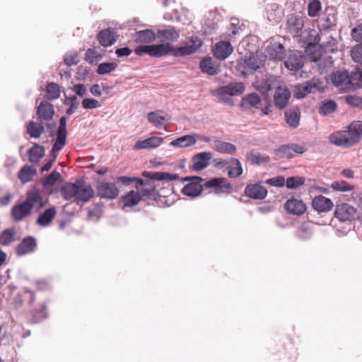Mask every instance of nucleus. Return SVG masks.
I'll list each match as a JSON object with an SVG mask.
<instances>
[{
	"instance_id": "680f3d73",
	"label": "nucleus",
	"mask_w": 362,
	"mask_h": 362,
	"mask_svg": "<svg viewBox=\"0 0 362 362\" xmlns=\"http://www.w3.org/2000/svg\"><path fill=\"white\" fill-rule=\"evenodd\" d=\"M81 105L84 109H95L101 107V103L99 101L89 98H84Z\"/></svg>"
},
{
	"instance_id": "2eb2a0df",
	"label": "nucleus",
	"mask_w": 362,
	"mask_h": 362,
	"mask_svg": "<svg viewBox=\"0 0 362 362\" xmlns=\"http://www.w3.org/2000/svg\"><path fill=\"white\" fill-rule=\"evenodd\" d=\"M202 185H203V188H216V194L224 192L225 190L230 192L232 189V185L226 181V178L223 177H214Z\"/></svg>"
},
{
	"instance_id": "a211bd4d",
	"label": "nucleus",
	"mask_w": 362,
	"mask_h": 362,
	"mask_svg": "<svg viewBox=\"0 0 362 362\" xmlns=\"http://www.w3.org/2000/svg\"><path fill=\"white\" fill-rule=\"evenodd\" d=\"M284 208L288 214L300 216L306 211L305 204L300 199L291 198L287 200L284 204Z\"/></svg>"
},
{
	"instance_id": "412c9836",
	"label": "nucleus",
	"mask_w": 362,
	"mask_h": 362,
	"mask_svg": "<svg viewBox=\"0 0 362 362\" xmlns=\"http://www.w3.org/2000/svg\"><path fill=\"white\" fill-rule=\"evenodd\" d=\"M233 47L229 42L221 41L216 44L213 49L214 56L219 59H226L232 52Z\"/></svg>"
},
{
	"instance_id": "de8ad7c7",
	"label": "nucleus",
	"mask_w": 362,
	"mask_h": 362,
	"mask_svg": "<svg viewBox=\"0 0 362 362\" xmlns=\"http://www.w3.org/2000/svg\"><path fill=\"white\" fill-rule=\"evenodd\" d=\"M230 167L228 175L230 177H237L243 173V168L240 162L236 158H231L230 160Z\"/></svg>"
},
{
	"instance_id": "49530a36",
	"label": "nucleus",
	"mask_w": 362,
	"mask_h": 362,
	"mask_svg": "<svg viewBox=\"0 0 362 362\" xmlns=\"http://www.w3.org/2000/svg\"><path fill=\"white\" fill-rule=\"evenodd\" d=\"M46 98L49 100H54L59 98L60 90L57 83L51 82L48 83L46 86Z\"/></svg>"
},
{
	"instance_id": "a878e982",
	"label": "nucleus",
	"mask_w": 362,
	"mask_h": 362,
	"mask_svg": "<svg viewBox=\"0 0 362 362\" xmlns=\"http://www.w3.org/2000/svg\"><path fill=\"white\" fill-rule=\"evenodd\" d=\"M312 206L318 212H327L332 209L334 204L329 198L320 195L313 199Z\"/></svg>"
},
{
	"instance_id": "c03bdc74",
	"label": "nucleus",
	"mask_w": 362,
	"mask_h": 362,
	"mask_svg": "<svg viewBox=\"0 0 362 362\" xmlns=\"http://www.w3.org/2000/svg\"><path fill=\"white\" fill-rule=\"evenodd\" d=\"M16 231L14 228H7L0 233V245L3 246L8 245L15 240Z\"/></svg>"
},
{
	"instance_id": "9d476101",
	"label": "nucleus",
	"mask_w": 362,
	"mask_h": 362,
	"mask_svg": "<svg viewBox=\"0 0 362 362\" xmlns=\"http://www.w3.org/2000/svg\"><path fill=\"white\" fill-rule=\"evenodd\" d=\"M66 117L62 116L59 119V127L56 132V139L52 146L53 152H59L66 144L67 129H66Z\"/></svg>"
},
{
	"instance_id": "f704fd0d",
	"label": "nucleus",
	"mask_w": 362,
	"mask_h": 362,
	"mask_svg": "<svg viewBox=\"0 0 362 362\" xmlns=\"http://www.w3.org/2000/svg\"><path fill=\"white\" fill-rule=\"evenodd\" d=\"M45 149L42 146L35 144L28 151L29 160L31 163H37L45 156Z\"/></svg>"
},
{
	"instance_id": "8fccbe9b",
	"label": "nucleus",
	"mask_w": 362,
	"mask_h": 362,
	"mask_svg": "<svg viewBox=\"0 0 362 362\" xmlns=\"http://www.w3.org/2000/svg\"><path fill=\"white\" fill-rule=\"evenodd\" d=\"M117 67V64L115 62H104L98 65L97 74L99 75H105L115 71Z\"/></svg>"
},
{
	"instance_id": "58836bf2",
	"label": "nucleus",
	"mask_w": 362,
	"mask_h": 362,
	"mask_svg": "<svg viewBox=\"0 0 362 362\" xmlns=\"http://www.w3.org/2000/svg\"><path fill=\"white\" fill-rule=\"evenodd\" d=\"M141 200V195L138 191L131 190L122 197V202L124 206H134Z\"/></svg>"
},
{
	"instance_id": "052dcab7",
	"label": "nucleus",
	"mask_w": 362,
	"mask_h": 362,
	"mask_svg": "<svg viewBox=\"0 0 362 362\" xmlns=\"http://www.w3.org/2000/svg\"><path fill=\"white\" fill-rule=\"evenodd\" d=\"M351 55L354 62L362 64V43L352 48Z\"/></svg>"
},
{
	"instance_id": "6ab92c4d",
	"label": "nucleus",
	"mask_w": 362,
	"mask_h": 362,
	"mask_svg": "<svg viewBox=\"0 0 362 362\" xmlns=\"http://www.w3.org/2000/svg\"><path fill=\"white\" fill-rule=\"evenodd\" d=\"M306 18L296 14H290L287 17V28L291 33H298L303 28Z\"/></svg>"
},
{
	"instance_id": "a19ab883",
	"label": "nucleus",
	"mask_w": 362,
	"mask_h": 362,
	"mask_svg": "<svg viewBox=\"0 0 362 362\" xmlns=\"http://www.w3.org/2000/svg\"><path fill=\"white\" fill-rule=\"evenodd\" d=\"M45 131V127L42 122L31 121L28 124L27 132L32 138H39Z\"/></svg>"
},
{
	"instance_id": "2f4dec72",
	"label": "nucleus",
	"mask_w": 362,
	"mask_h": 362,
	"mask_svg": "<svg viewBox=\"0 0 362 362\" xmlns=\"http://www.w3.org/2000/svg\"><path fill=\"white\" fill-rule=\"evenodd\" d=\"M261 98L257 93H252L244 96L241 100V106L244 109H250L252 107L259 108Z\"/></svg>"
},
{
	"instance_id": "c756f323",
	"label": "nucleus",
	"mask_w": 362,
	"mask_h": 362,
	"mask_svg": "<svg viewBox=\"0 0 362 362\" xmlns=\"http://www.w3.org/2000/svg\"><path fill=\"white\" fill-rule=\"evenodd\" d=\"M98 40L103 47L112 45L116 41L114 36V31L110 30V29L102 30L98 35Z\"/></svg>"
},
{
	"instance_id": "1a4fd4ad",
	"label": "nucleus",
	"mask_w": 362,
	"mask_h": 362,
	"mask_svg": "<svg viewBox=\"0 0 362 362\" xmlns=\"http://www.w3.org/2000/svg\"><path fill=\"white\" fill-rule=\"evenodd\" d=\"M305 58L301 52L293 50L289 51L286 59L284 66L291 71H297L304 66Z\"/></svg>"
},
{
	"instance_id": "69168bd1",
	"label": "nucleus",
	"mask_w": 362,
	"mask_h": 362,
	"mask_svg": "<svg viewBox=\"0 0 362 362\" xmlns=\"http://www.w3.org/2000/svg\"><path fill=\"white\" fill-rule=\"evenodd\" d=\"M266 183L272 186L283 187L286 183V180L282 176H277L266 180Z\"/></svg>"
},
{
	"instance_id": "20e7f679",
	"label": "nucleus",
	"mask_w": 362,
	"mask_h": 362,
	"mask_svg": "<svg viewBox=\"0 0 362 362\" xmlns=\"http://www.w3.org/2000/svg\"><path fill=\"white\" fill-rule=\"evenodd\" d=\"M265 57L274 61H281L285 57V48L279 37H271L264 43Z\"/></svg>"
},
{
	"instance_id": "774afa93",
	"label": "nucleus",
	"mask_w": 362,
	"mask_h": 362,
	"mask_svg": "<svg viewBox=\"0 0 362 362\" xmlns=\"http://www.w3.org/2000/svg\"><path fill=\"white\" fill-rule=\"evenodd\" d=\"M346 103L353 107H359L362 105V98L356 95H349L346 98Z\"/></svg>"
},
{
	"instance_id": "37998d69",
	"label": "nucleus",
	"mask_w": 362,
	"mask_h": 362,
	"mask_svg": "<svg viewBox=\"0 0 362 362\" xmlns=\"http://www.w3.org/2000/svg\"><path fill=\"white\" fill-rule=\"evenodd\" d=\"M214 145L216 150L222 153H228L230 155H233L236 152V147L234 144L222 141L220 140L214 141Z\"/></svg>"
},
{
	"instance_id": "3c124183",
	"label": "nucleus",
	"mask_w": 362,
	"mask_h": 362,
	"mask_svg": "<svg viewBox=\"0 0 362 362\" xmlns=\"http://www.w3.org/2000/svg\"><path fill=\"white\" fill-rule=\"evenodd\" d=\"M304 177L293 176L289 177L286 180V185L288 189H296L305 183Z\"/></svg>"
},
{
	"instance_id": "a18cd8bd",
	"label": "nucleus",
	"mask_w": 362,
	"mask_h": 362,
	"mask_svg": "<svg viewBox=\"0 0 362 362\" xmlns=\"http://www.w3.org/2000/svg\"><path fill=\"white\" fill-rule=\"evenodd\" d=\"M36 174V170L30 166H23L18 173V178L23 183H26L32 180Z\"/></svg>"
},
{
	"instance_id": "bb28decb",
	"label": "nucleus",
	"mask_w": 362,
	"mask_h": 362,
	"mask_svg": "<svg viewBox=\"0 0 362 362\" xmlns=\"http://www.w3.org/2000/svg\"><path fill=\"white\" fill-rule=\"evenodd\" d=\"M156 37V34L149 29L139 30L132 35V38L136 43H151L155 41Z\"/></svg>"
},
{
	"instance_id": "4c0bfd02",
	"label": "nucleus",
	"mask_w": 362,
	"mask_h": 362,
	"mask_svg": "<svg viewBox=\"0 0 362 362\" xmlns=\"http://www.w3.org/2000/svg\"><path fill=\"white\" fill-rule=\"evenodd\" d=\"M147 118L148 122L157 128L163 127L165 119L162 110L149 112L147 115Z\"/></svg>"
},
{
	"instance_id": "0eeeda50",
	"label": "nucleus",
	"mask_w": 362,
	"mask_h": 362,
	"mask_svg": "<svg viewBox=\"0 0 362 362\" xmlns=\"http://www.w3.org/2000/svg\"><path fill=\"white\" fill-rule=\"evenodd\" d=\"M169 47L166 43H160L158 45H144L138 46L134 49V52L139 56H143L145 54L152 57H162L169 54Z\"/></svg>"
},
{
	"instance_id": "dca6fc26",
	"label": "nucleus",
	"mask_w": 362,
	"mask_h": 362,
	"mask_svg": "<svg viewBox=\"0 0 362 362\" xmlns=\"http://www.w3.org/2000/svg\"><path fill=\"white\" fill-rule=\"evenodd\" d=\"M245 86L243 83H230L226 86H221L216 90L217 95H238L243 93Z\"/></svg>"
},
{
	"instance_id": "e2e57ef3",
	"label": "nucleus",
	"mask_w": 362,
	"mask_h": 362,
	"mask_svg": "<svg viewBox=\"0 0 362 362\" xmlns=\"http://www.w3.org/2000/svg\"><path fill=\"white\" fill-rule=\"evenodd\" d=\"M34 322L37 323L47 317L46 306L42 305L40 310H35L33 313Z\"/></svg>"
},
{
	"instance_id": "338daca9",
	"label": "nucleus",
	"mask_w": 362,
	"mask_h": 362,
	"mask_svg": "<svg viewBox=\"0 0 362 362\" xmlns=\"http://www.w3.org/2000/svg\"><path fill=\"white\" fill-rule=\"evenodd\" d=\"M351 36L356 42H362V23L351 30Z\"/></svg>"
},
{
	"instance_id": "ea45409f",
	"label": "nucleus",
	"mask_w": 362,
	"mask_h": 362,
	"mask_svg": "<svg viewBox=\"0 0 362 362\" xmlns=\"http://www.w3.org/2000/svg\"><path fill=\"white\" fill-rule=\"evenodd\" d=\"M142 197L146 199L154 198L156 195L155 186L150 181L144 180V184L140 185L139 189H136Z\"/></svg>"
},
{
	"instance_id": "79ce46f5",
	"label": "nucleus",
	"mask_w": 362,
	"mask_h": 362,
	"mask_svg": "<svg viewBox=\"0 0 362 362\" xmlns=\"http://www.w3.org/2000/svg\"><path fill=\"white\" fill-rule=\"evenodd\" d=\"M100 47L88 48L85 54V59L90 64L95 65L102 59Z\"/></svg>"
},
{
	"instance_id": "864d4df0",
	"label": "nucleus",
	"mask_w": 362,
	"mask_h": 362,
	"mask_svg": "<svg viewBox=\"0 0 362 362\" xmlns=\"http://www.w3.org/2000/svg\"><path fill=\"white\" fill-rule=\"evenodd\" d=\"M178 178L177 174H171L164 172H153L151 180H175Z\"/></svg>"
},
{
	"instance_id": "72a5a7b5",
	"label": "nucleus",
	"mask_w": 362,
	"mask_h": 362,
	"mask_svg": "<svg viewBox=\"0 0 362 362\" xmlns=\"http://www.w3.org/2000/svg\"><path fill=\"white\" fill-rule=\"evenodd\" d=\"M200 69L204 73L214 76L220 72V69L215 65L211 58H205L200 62Z\"/></svg>"
},
{
	"instance_id": "f257e3e1",
	"label": "nucleus",
	"mask_w": 362,
	"mask_h": 362,
	"mask_svg": "<svg viewBox=\"0 0 362 362\" xmlns=\"http://www.w3.org/2000/svg\"><path fill=\"white\" fill-rule=\"evenodd\" d=\"M62 197L66 200L74 199L76 202L86 203L94 196L92 187L81 180L74 183L67 182L60 188Z\"/></svg>"
},
{
	"instance_id": "f03ea898",
	"label": "nucleus",
	"mask_w": 362,
	"mask_h": 362,
	"mask_svg": "<svg viewBox=\"0 0 362 362\" xmlns=\"http://www.w3.org/2000/svg\"><path fill=\"white\" fill-rule=\"evenodd\" d=\"M362 135V121L352 122L348 130L331 134L329 141L338 146H351L357 143Z\"/></svg>"
},
{
	"instance_id": "423d86ee",
	"label": "nucleus",
	"mask_w": 362,
	"mask_h": 362,
	"mask_svg": "<svg viewBox=\"0 0 362 362\" xmlns=\"http://www.w3.org/2000/svg\"><path fill=\"white\" fill-rule=\"evenodd\" d=\"M331 80L335 86L344 91L353 89L355 84L353 76L350 75L348 71L344 69L333 72Z\"/></svg>"
},
{
	"instance_id": "393cba45",
	"label": "nucleus",
	"mask_w": 362,
	"mask_h": 362,
	"mask_svg": "<svg viewBox=\"0 0 362 362\" xmlns=\"http://www.w3.org/2000/svg\"><path fill=\"white\" fill-rule=\"evenodd\" d=\"M164 139L158 136H151L142 141H137L134 149H151L158 147L163 143Z\"/></svg>"
},
{
	"instance_id": "c85d7f7f",
	"label": "nucleus",
	"mask_w": 362,
	"mask_h": 362,
	"mask_svg": "<svg viewBox=\"0 0 362 362\" xmlns=\"http://www.w3.org/2000/svg\"><path fill=\"white\" fill-rule=\"evenodd\" d=\"M197 137H200V136L197 134L185 135L172 141L170 145L178 148L189 147L197 143Z\"/></svg>"
},
{
	"instance_id": "4d7b16f0",
	"label": "nucleus",
	"mask_w": 362,
	"mask_h": 362,
	"mask_svg": "<svg viewBox=\"0 0 362 362\" xmlns=\"http://www.w3.org/2000/svg\"><path fill=\"white\" fill-rule=\"evenodd\" d=\"M117 181L124 185H129L132 182H136V188L139 189L140 185L144 184V180L137 177L121 176L117 177Z\"/></svg>"
},
{
	"instance_id": "13d9d810",
	"label": "nucleus",
	"mask_w": 362,
	"mask_h": 362,
	"mask_svg": "<svg viewBox=\"0 0 362 362\" xmlns=\"http://www.w3.org/2000/svg\"><path fill=\"white\" fill-rule=\"evenodd\" d=\"M60 177V173L54 170L42 181V185L45 187H52Z\"/></svg>"
},
{
	"instance_id": "b1692460",
	"label": "nucleus",
	"mask_w": 362,
	"mask_h": 362,
	"mask_svg": "<svg viewBox=\"0 0 362 362\" xmlns=\"http://www.w3.org/2000/svg\"><path fill=\"white\" fill-rule=\"evenodd\" d=\"M36 114L40 119L49 121L54 115V106L46 100L42 101L37 108Z\"/></svg>"
},
{
	"instance_id": "0e129e2a",
	"label": "nucleus",
	"mask_w": 362,
	"mask_h": 362,
	"mask_svg": "<svg viewBox=\"0 0 362 362\" xmlns=\"http://www.w3.org/2000/svg\"><path fill=\"white\" fill-rule=\"evenodd\" d=\"M246 62L244 59H241L240 60H237L236 65H235V69L236 71L242 74L243 76H247L248 74L247 72V66L246 65Z\"/></svg>"
},
{
	"instance_id": "4be33fe9",
	"label": "nucleus",
	"mask_w": 362,
	"mask_h": 362,
	"mask_svg": "<svg viewBox=\"0 0 362 362\" xmlns=\"http://www.w3.org/2000/svg\"><path fill=\"white\" fill-rule=\"evenodd\" d=\"M245 194L251 199H263L267 194V190L260 184L247 185L245 188Z\"/></svg>"
},
{
	"instance_id": "39448f33",
	"label": "nucleus",
	"mask_w": 362,
	"mask_h": 362,
	"mask_svg": "<svg viewBox=\"0 0 362 362\" xmlns=\"http://www.w3.org/2000/svg\"><path fill=\"white\" fill-rule=\"evenodd\" d=\"M25 201L30 204V209L39 212L49 202V196L45 192L34 187L26 194Z\"/></svg>"
},
{
	"instance_id": "473e14b6",
	"label": "nucleus",
	"mask_w": 362,
	"mask_h": 362,
	"mask_svg": "<svg viewBox=\"0 0 362 362\" xmlns=\"http://www.w3.org/2000/svg\"><path fill=\"white\" fill-rule=\"evenodd\" d=\"M169 47V53H172L175 57H183L195 52V47H192L190 45L182 47H173L170 43H166Z\"/></svg>"
},
{
	"instance_id": "5fc2aeb1",
	"label": "nucleus",
	"mask_w": 362,
	"mask_h": 362,
	"mask_svg": "<svg viewBox=\"0 0 362 362\" xmlns=\"http://www.w3.org/2000/svg\"><path fill=\"white\" fill-rule=\"evenodd\" d=\"M337 103L333 100H327L322 103L319 112L322 115H327L335 111Z\"/></svg>"
},
{
	"instance_id": "7c9ffc66",
	"label": "nucleus",
	"mask_w": 362,
	"mask_h": 362,
	"mask_svg": "<svg viewBox=\"0 0 362 362\" xmlns=\"http://www.w3.org/2000/svg\"><path fill=\"white\" fill-rule=\"evenodd\" d=\"M315 88H316V85L311 81H306L303 83L298 84L296 86L294 97L298 99L303 98L308 93H311Z\"/></svg>"
},
{
	"instance_id": "7ed1b4c3",
	"label": "nucleus",
	"mask_w": 362,
	"mask_h": 362,
	"mask_svg": "<svg viewBox=\"0 0 362 362\" xmlns=\"http://www.w3.org/2000/svg\"><path fill=\"white\" fill-rule=\"evenodd\" d=\"M305 31L308 32V34L305 52L309 60L314 62L321 61L322 55V52L317 46L320 41L319 35L317 33L316 30L313 29H309Z\"/></svg>"
},
{
	"instance_id": "bf43d9fd",
	"label": "nucleus",
	"mask_w": 362,
	"mask_h": 362,
	"mask_svg": "<svg viewBox=\"0 0 362 362\" xmlns=\"http://www.w3.org/2000/svg\"><path fill=\"white\" fill-rule=\"evenodd\" d=\"M276 154L280 158H293L290 145H283L276 150Z\"/></svg>"
},
{
	"instance_id": "09e8293b",
	"label": "nucleus",
	"mask_w": 362,
	"mask_h": 362,
	"mask_svg": "<svg viewBox=\"0 0 362 362\" xmlns=\"http://www.w3.org/2000/svg\"><path fill=\"white\" fill-rule=\"evenodd\" d=\"M331 188L339 192H351L354 189V185L344 180L334 181L330 185Z\"/></svg>"
},
{
	"instance_id": "4468645a",
	"label": "nucleus",
	"mask_w": 362,
	"mask_h": 362,
	"mask_svg": "<svg viewBox=\"0 0 362 362\" xmlns=\"http://www.w3.org/2000/svg\"><path fill=\"white\" fill-rule=\"evenodd\" d=\"M356 209L346 203L337 204L335 209V216L341 221H351L354 218Z\"/></svg>"
},
{
	"instance_id": "5701e85b",
	"label": "nucleus",
	"mask_w": 362,
	"mask_h": 362,
	"mask_svg": "<svg viewBox=\"0 0 362 362\" xmlns=\"http://www.w3.org/2000/svg\"><path fill=\"white\" fill-rule=\"evenodd\" d=\"M31 211L30 204L25 200L12 208L11 216L15 221H20L28 216Z\"/></svg>"
},
{
	"instance_id": "6e6d98bb",
	"label": "nucleus",
	"mask_w": 362,
	"mask_h": 362,
	"mask_svg": "<svg viewBox=\"0 0 362 362\" xmlns=\"http://www.w3.org/2000/svg\"><path fill=\"white\" fill-rule=\"evenodd\" d=\"M247 160L252 164L259 165L262 163H267L269 160V158L259 153L250 152L247 154Z\"/></svg>"
},
{
	"instance_id": "6e6552de",
	"label": "nucleus",
	"mask_w": 362,
	"mask_h": 362,
	"mask_svg": "<svg viewBox=\"0 0 362 362\" xmlns=\"http://www.w3.org/2000/svg\"><path fill=\"white\" fill-rule=\"evenodd\" d=\"M184 182H189L184 186L182 192L188 197H195L199 196L203 191L202 182L204 179L199 176L186 177L183 179Z\"/></svg>"
},
{
	"instance_id": "c9c22d12",
	"label": "nucleus",
	"mask_w": 362,
	"mask_h": 362,
	"mask_svg": "<svg viewBox=\"0 0 362 362\" xmlns=\"http://www.w3.org/2000/svg\"><path fill=\"white\" fill-rule=\"evenodd\" d=\"M285 118L290 127L296 128L299 124L300 112L298 109H290L285 112Z\"/></svg>"
},
{
	"instance_id": "e433bc0d",
	"label": "nucleus",
	"mask_w": 362,
	"mask_h": 362,
	"mask_svg": "<svg viewBox=\"0 0 362 362\" xmlns=\"http://www.w3.org/2000/svg\"><path fill=\"white\" fill-rule=\"evenodd\" d=\"M246 65L249 70L255 71L263 65V60L257 54L250 53L249 56H245Z\"/></svg>"
},
{
	"instance_id": "f3484780",
	"label": "nucleus",
	"mask_w": 362,
	"mask_h": 362,
	"mask_svg": "<svg viewBox=\"0 0 362 362\" xmlns=\"http://www.w3.org/2000/svg\"><path fill=\"white\" fill-rule=\"evenodd\" d=\"M36 247V239L33 236H28L24 238L16 246V252L18 256H23L35 252Z\"/></svg>"
},
{
	"instance_id": "f8f14e48",
	"label": "nucleus",
	"mask_w": 362,
	"mask_h": 362,
	"mask_svg": "<svg viewBox=\"0 0 362 362\" xmlns=\"http://www.w3.org/2000/svg\"><path fill=\"white\" fill-rule=\"evenodd\" d=\"M97 194L101 199H114L119 194V189L114 183L102 182L97 187Z\"/></svg>"
},
{
	"instance_id": "aec40b11",
	"label": "nucleus",
	"mask_w": 362,
	"mask_h": 362,
	"mask_svg": "<svg viewBox=\"0 0 362 362\" xmlns=\"http://www.w3.org/2000/svg\"><path fill=\"white\" fill-rule=\"evenodd\" d=\"M156 36L162 43H169V42H175L179 39L180 32L173 27H169L165 29H159Z\"/></svg>"
},
{
	"instance_id": "cd10ccee",
	"label": "nucleus",
	"mask_w": 362,
	"mask_h": 362,
	"mask_svg": "<svg viewBox=\"0 0 362 362\" xmlns=\"http://www.w3.org/2000/svg\"><path fill=\"white\" fill-rule=\"evenodd\" d=\"M56 215V207H49L45 209L42 213L40 214L38 218L36 220V223L42 227H47L50 225Z\"/></svg>"
},
{
	"instance_id": "9b49d317",
	"label": "nucleus",
	"mask_w": 362,
	"mask_h": 362,
	"mask_svg": "<svg viewBox=\"0 0 362 362\" xmlns=\"http://www.w3.org/2000/svg\"><path fill=\"white\" fill-rule=\"evenodd\" d=\"M291 93L286 86H279L276 88L274 95V103L276 108L284 109L288 104Z\"/></svg>"
},
{
	"instance_id": "ddd939ff",
	"label": "nucleus",
	"mask_w": 362,
	"mask_h": 362,
	"mask_svg": "<svg viewBox=\"0 0 362 362\" xmlns=\"http://www.w3.org/2000/svg\"><path fill=\"white\" fill-rule=\"evenodd\" d=\"M211 158L212 153L211 152L198 153L192 156V165L189 166V168L194 171L202 170L207 168Z\"/></svg>"
},
{
	"instance_id": "603ef678",
	"label": "nucleus",
	"mask_w": 362,
	"mask_h": 362,
	"mask_svg": "<svg viewBox=\"0 0 362 362\" xmlns=\"http://www.w3.org/2000/svg\"><path fill=\"white\" fill-rule=\"evenodd\" d=\"M322 9V4L319 0H310L308 5V13L310 17H316Z\"/></svg>"
}]
</instances>
